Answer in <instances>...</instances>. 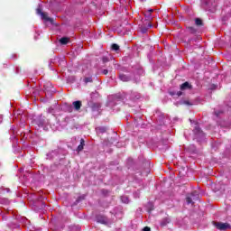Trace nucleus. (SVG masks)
I'll return each instance as SVG.
<instances>
[{"label":"nucleus","mask_w":231,"mask_h":231,"mask_svg":"<svg viewBox=\"0 0 231 231\" xmlns=\"http://www.w3.org/2000/svg\"><path fill=\"white\" fill-rule=\"evenodd\" d=\"M36 14L38 15H41L42 19L46 23H50L51 24H53V18L49 17L48 13L42 12V9H41L40 7L36 9Z\"/></svg>","instance_id":"f257e3e1"},{"label":"nucleus","mask_w":231,"mask_h":231,"mask_svg":"<svg viewBox=\"0 0 231 231\" xmlns=\"http://www.w3.org/2000/svg\"><path fill=\"white\" fill-rule=\"evenodd\" d=\"M214 226L220 231H226L231 228L230 224L222 222H213Z\"/></svg>","instance_id":"f03ea898"},{"label":"nucleus","mask_w":231,"mask_h":231,"mask_svg":"<svg viewBox=\"0 0 231 231\" xmlns=\"http://www.w3.org/2000/svg\"><path fill=\"white\" fill-rule=\"evenodd\" d=\"M152 12H153L152 9H149L143 13L146 24H148V28H152V23H151V21H152Z\"/></svg>","instance_id":"7ed1b4c3"},{"label":"nucleus","mask_w":231,"mask_h":231,"mask_svg":"<svg viewBox=\"0 0 231 231\" xmlns=\"http://www.w3.org/2000/svg\"><path fill=\"white\" fill-rule=\"evenodd\" d=\"M89 107L93 112L100 111V107H102V104L101 103H95V102L91 101L90 104H89Z\"/></svg>","instance_id":"20e7f679"},{"label":"nucleus","mask_w":231,"mask_h":231,"mask_svg":"<svg viewBox=\"0 0 231 231\" xmlns=\"http://www.w3.org/2000/svg\"><path fill=\"white\" fill-rule=\"evenodd\" d=\"M97 223H101V225H107V223H108L107 217H106L104 216H97Z\"/></svg>","instance_id":"39448f33"},{"label":"nucleus","mask_w":231,"mask_h":231,"mask_svg":"<svg viewBox=\"0 0 231 231\" xmlns=\"http://www.w3.org/2000/svg\"><path fill=\"white\" fill-rule=\"evenodd\" d=\"M72 106L76 111H80V107H82V101H74Z\"/></svg>","instance_id":"423d86ee"},{"label":"nucleus","mask_w":231,"mask_h":231,"mask_svg":"<svg viewBox=\"0 0 231 231\" xmlns=\"http://www.w3.org/2000/svg\"><path fill=\"white\" fill-rule=\"evenodd\" d=\"M192 86L189 82H184L180 85L181 91H185V89H190Z\"/></svg>","instance_id":"0eeeda50"},{"label":"nucleus","mask_w":231,"mask_h":231,"mask_svg":"<svg viewBox=\"0 0 231 231\" xmlns=\"http://www.w3.org/2000/svg\"><path fill=\"white\" fill-rule=\"evenodd\" d=\"M119 79L120 80H122L123 82H129L131 80V78H129L127 75L125 74H120L119 75Z\"/></svg>","instance_id":"6e6552de"},{"label":"nucleus","mask_w":231,"mask_h":231,"mask_svg":"<svg viewBox=\"0 0 231 231\" xmlns=\"http://www.w3.org/2000/svg\"><path fill=\"white\" fill-rule=\"evenodd\" d=\"M84 145H86V141H84V139H80V143L77 148L78 152L84 150Z\"/></svg>","instance_id":"1a4fd4ad"},{"label":"nucleus","mask_w":231,"mask_h":231,"mask_svg":"<svg viewBox=\"0 0 231 231\" xmlns=\"http://www.w3.org/2000/svg\"><path fill=\"white\" fill-rule=\"evenodd\" d=\"M60 44H62V45H66V44H68V42H69V38H68V37H62V38L60 40Z\"/></svg>","instance_id":"9d476101"},{"label":"nucleus","mask_w":231,"mask_h":231,"mask_svg":"<svg viewBox=\"0 0 231 231\" xmlns=\"http://www.w3.org/2000/svg\"><path fill=\"white\" fill-rule=\"evenodd\" d=\"M169 223H171V219L169 218H163L161 222V226H167V225H169Z\"/></svg>","instance_id":"9b49d317"},{"label":"nucleus","mask_w":231,"mask_h":231,"mask_svg":"<svg viewBox=\"0 0 231 231\" xmlns=\"http://www.w3.org/2000/svg\"><path fill=\"white\" fill-rule=\"evenodd\" d=\"M149 28H151V27H149V23H147V27H146L145 25H142V26H141V32H142V33H147Z\"/></svg>","instance_id":"f8f14e48"},{"label":"nucleus","mask_w":231,"mask_h":231,"mask_svg":"<svg viewBox=\"0 0 231 231\" xmlns=\"http://www.w3.org/2000/svg\"><path fill=\"white\" fill-rule=\"evenodd\" d=\"M195 24L196 26H203V20H201V18H196Z\"/></svg>","instance_id":"ddd939ff"},{"label":"nucleus","mask_w":231,"mask_h":231,"mask_svg":"<svg viewBox=\"0 0 231 231\" xmlns=\"http://www.w3.org/2000/svg\"><path fill=\"white\" fill-rule=\"evenodd\" d=\"M111 50H113V51H118V50H120V46L116 43H113L111 45Z\"/></svg>","instance_id":"4468645a"},{"label":"nucleus","mask_w":231,"mask_h":231,"mask_svg":"<svg viewBox=\"0 0 231 231\" xmlns=\"http://www.w3.org/2000/svg\"><path fill=\"white\" fill-rule=\"evenodd\" d=\"M84 82H85V84H88V82H93V79L92 78H85Z\"/></svg>","instance_id":"2eb2a0df"},{"label":"nucleus","mask_w":231,"mask_h":231,"mask_svg":"<svg viewBox=\"0 0 231 231\" xmlns=\"http://www.w3.org/2000/svg\"><path fill=\"white\" fill-rule=\"evenodd\" d=\"M188 30H189L190 33H196V29L194 27H188Z\"/></svg>","instance_id":"dca6fc26"},{"label":"nucleus","mask_w":231,"mask_h":231,"mask_svg":"<svg viewBox=\"0 0 231 231\" xmlns=\"http://www.w3.org/2000/svg\"><path fill=\"white\" fill-rule=\"evenodd\" d=\"M186 201H187L188 205H190V203H193L192 202V198H189V197L186 198Z\"/></svg>","instance_id":"f3484780"},{"label":"nucleus","mask_w":231,"mask_h":231,"mask_svg":"<svg viewBox=\"0 0 231 231\" xmlns=\"http://www.w3.org/2000/svg\"><path fill=\"white\" fill-rule=\"evenodd\" d=\"M108 60H109V58H107V57H103L102 58V61H103L104 64H106V62H107Z\"/></svg>","instance_id":"a211bd4d"},{"label":"nucleus","mask_w":231,"mask_h":231,"mask_svg":"<svg viewBox=\"0 0 231 231\" xmlns=\"http://www.w3.org/2000/svg\"><path fill=\"white\" fill-rule=\"evenodd\" d=\"M143 231H151V227L149 226H144Z\"/></svg>","instance_id":"6ab92c4d"},{"label":"nucleus","mask_w":231,"mask_h":231,"mask_svg":"<svg viewBox=\"0 0 231 231\" xmlns=\"http://www.w3.org/2000/svg\"><path fill=\"white\" fill-rule=\"evenodd\" d=\"M107 73H109V70H107V69L103 70V75H107Z\"/></svg>","instance_id":"aec40b11"},{"label":"nucleus","mask_w":231,"mask_h":231,"mask_svg":"<svg viewBox=\"0 0 231 231\" xmlns=\"http://www.w3.org/2000/svg\"><path fill=\"white\" fill-rule=\"evenodd\" d=\"M184 104H186V106H192V104H190L189 101H184Z\"/></svg>","instance_id":"412c9836"},{"label":"nucleus","mask_w":231,"mask_h":231,"mask_svg":"<svg viewBox=\"0 0 231 231\" xmlns=\"http://www.w3.org/2000/svg\"><path fill=\"white\" fill-rule=\"evenodd\" d=\"M100 131H101V133H106V128L103 127V128L100 129Z\"/></svg>","instance_id":"4be33fe9"},{"label":"nucleus","mask_w":231,"mask_h":231,"mask_svg":"<svg viewBox=\"0 0 231 231\" xmlns=\"http://www.w3.org/2000/svg\"><path fill=\"white\" fill-rule=\"evenodd\" d=\"M195 130L197 131V133H199V126H196Z\"/></svg>","instance_id":"5701e85b"},{"label":"nucleus","mask_w":231,"mask_h":231,"mask_svg":"<svg viewBox=\"0 0 231 231\" xmlns=\"http://www.w3.org/2000/svg\"><path fill=\"white\" fill-rule=\"evenodd\" d=\"M195 194H196V191L192 192V193H191V196H195Z\"/></svg>","instance_id":"b1692460"},{"label":"nucleus","mask_w":231,"mask_h":231,"mask_svg":"<svg viewBox=\"0 0 231 231\" xmlns=\"http://www.w3.org/2000/svg\"><path fill=\"white\" fill-rule=\"evenodd\" d=\"M216 115H217V116H219V114L217 113Z\"/></svg>","instance_id":"393cba45"}]
</instances>
